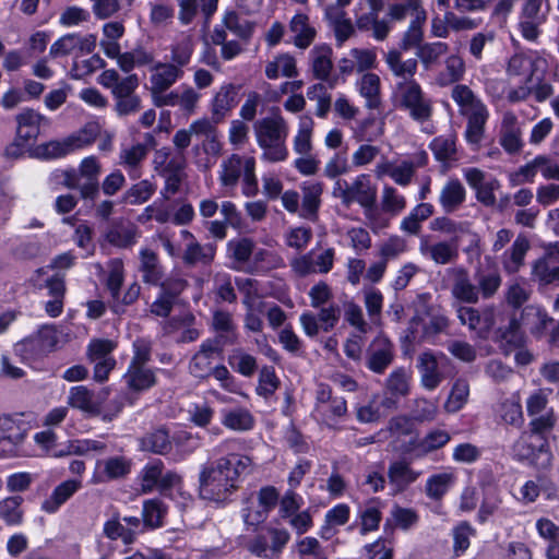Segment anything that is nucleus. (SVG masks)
<instances>
[{"instance_id":"nucleus-1","label":"nucleus","mask_w":559,"mask_h":559,"mask_svg":"<svg viewBox=\"0 0 559 559\" xmlns=\"http://www.w3.org/2000/svg\"><path fill=\"white\" fill-rule=\"evenodd\" d=\"M242 444L240 439L228 438L209 451L210 461L201 466L199 474L201 498L225 502L238 488L240 479L252 473V459L239 452Z\"/></svg>"},{"instance_id":"nucleus-2","label":"nucleus","mask_w":559,"mask_h":559,"mask_svg":"<svg viewBox=\"0 0 559 559\" xmlns=\"http://www.w3.org/2000/svg\"><path fill=\"white\" fill-rule=\"evenodd\" d=\"M255 165V158L249 155L233 153L224 157L217 171L223 195H234L236 188L241 182L242 194L247 198H254L259 193Z\"/></svg>"},{"instance_id":"nucleus-3","label":"nucleus","mask_w":559,"mask_h":559,"mask_svg":"<svg viewBox=\"0 0 559 559\" xmlns=\"http://www.w3.org/2000/svg\"><path fill=\"white\" fill-rule=\"evenodd\" d=\"M253 132L257 144L262 150L261 159L270 163L287 159L286 140L289 127L278 109L254 121Z\"/></svg>"},{"instance_id":"nucleus-4","label":"nucleus","mask_w":559,"mask_h":559,"mask_svg":"<svg viewBox=\"0 0 559 559\" xmlns=\"http://www.w3.org/2000/svg\"><path fill=\"white\" fill-rule=\"evenodd\" d=\"M524 326L533 334L542 335L546 330L551 329V340L555 341L559 333V323L550 318L545 310L535 306H527L523 309L521 318L512 317L508 326L501 332V337L510 344H521L522 332Z\"/></svg>"},{"instance_id":"nucleus-5","label":"nucleus","mask_w":559,"mask_h":559,"mask_svg":"<svg viewBox=\"0 0 559 559\" xmlns=\"http://www.w3.org/2000/svg\"><path fill=\"white\" fill-rule=\"evenodd\" d=\"M377 186L367 174L358 175L352 182L337 179L333 185L332 194L349 206L359 204L366 211L372 210L377 203Z\"/></svg>"},{"instance_id":"nucleus-6","label":"nucleus","mask_w":559,"mask_h":559,"mask_svg":"<svg viewBox=\"0 0 559 559\" xmlns=\"http://www.w3.org/2000/svg\"><path fill=\"white\" fill-rule=\"evenodd\" d=\"M397 107L408 112L417 122H426L432 116L431 99L423 92L415 80L401 81L395 91Z\"/></svg>"},{"instance_id":"nucleus-7","label":"nucleus","mask_w":559,"mask_h":559,"mask_svg":"<svg viewBox=\"0 0 559 559\" xmlns=\"http://www.w3.org/2000/svg\"><path fill=\"white\" fill-rule=\"evenodd\" d=\"M138 481L142 493H151L158 490L162 493L180 488L182 476L174 469H166L159 459L148 461L140 471Z\"/></svg>"},{"instance_id":"nucleus-8","label":"nucleus","mask_w":559,"mask_h":559,"mask_svg":"<svg viewBox=\"0 0 559 559\" xmlns=\"http://www.w3.org/2000/svg\"><path fill=\"white\" fill-rule=\"evenodd\" d=\"M95 128H84L63 140H52L35 147L37 158L49 160L62 158L78 150L91 145L96 140Z\"/></svg>"},{"instance_id":"nucleus-9","label":"nucleus","mask_w":559,"mask_h":559,"mask_svg":"<svg viewBox=\"0 0 559 559\" xmlns=\"http://www.w3.org/2000/svg\"><path fill=\"white\" fill-rule=\"evenodd\" d=\"M383 0H359L354 10L356 27L361 32H372V37L383 41L392 31V25L386 19H379L383 10Z\"/></svg>"},{"instance_id":"nucleus-10","label":"nucleus","mask_w":559,"mask_h":559,"mask_svg":"<svg viewBox=\"0 0 559 559\" xmlns=\"http://www.w3.org/2000/svg\"><path fill=\"white\" fill-rule=\"evenodd\" d=\"M29 426L19 417L0 416V459L20 456L27 438Z\"/></svg>"},{"instance_id":"nucleus-11","label":"nucleus","mask_w":559,"mask_h":559,"mask_svg":"<svg viewBox=\"0 0 559 559\" xmlns=\"http://www.w3.org/2000/svg\"><path fill=\"white\" fill-rule=\"evenodd\" d=\"M290 538L284 528L269 527L265 534H258L248 543V550L264 559H278Z\"/></svg>"},{"instance_id":"nucleus-12","label":"nucleus","mask_w":559,"mask_h":559,"mask_svg":"<svg viewBox=\"0 0 559 559\" xmlns=\"http://www.w3.org/2000/svg\"><path fill=\"white\" fill-rule=\"evenodd\" d=\"M96 39V35L94 34H66L50 46L49 56L56 59L67 56L79 58L80 56L88 55L94 51Z\"/></svg>"},{"instance_id":"nucleus-13","label":"nucleus","mask_w":559,"mask_h":559,"mask_svg":"<svg viewBox=\"0 0 559 559\" xmlns=\"http://www.w3.org/2000/svg\"><path fill=\"white\" fill-rule=\"evenodd\" d=\"M463 177L475 191L476 200L485 206H495L497 198L495 192L500 189V181L491 175L476 167L463 169Z\"/></svg>"},{"instance_id":"nucleus-14","label":"nucleus","mask_w":559,"mask_h":559,"mask_svg":"<svg viewBox=\"0 0 559 559\" xmlns=\"http://www.w3.org/2000/svg\"><path fill=\"white\" fill-rule=\"evenodd\" d=\"M334 259V248H326L319 253L311 250L306 254L294 258L290 261V267L300 277L313 273L326 274L333 269Z\"/></svg>"},{"instance_id":"nucleus-15","label":"nucleus","mask_w":559,"mask_h":559,"mask_svg":"<svg viewBox=\"0 0 559 559\" xmlns=\"http://www.w3.org/2000/svg\"><path fill=\"white\" fill-rule=\"evenodd\" d=\"M412 372L404 367L395 368L384 381L381 405L396 409L411 392Z\"/></svg>"},{"instance_id":"nucleus-16","label":"nucleus","mask_w":559,"mask_h":559,"mask_svg":"<svg viewBox=\"0 0 559 559\" xmlns=\"http://www.w3.org/2000/svg\"><path fill=\"white\" fill-rule=\"evenodd\" d=\"M132 465V460L124 455H114L97 460L92 483L97 485L123 479L131 473Z\"/></svg>"},{"instance_id":"nucleus-17","label":"nucleus","mask_w":559,"mask_h":559,"mask_svg":"<svg viewBox=\"0 0 559 559\" xmlns=\"http://www.w3.org/2000/svg\"><path fill=\"white\" fill-rule=\"evenodd\" d=\"M180 236L185 241L181 259L187 266L209 265L213 262L216 253L215 245H201L194 235L187 229H182Z\"/></svg>"},{"instance_id":"nucleus-18","label":"nucleus","mask_w":559,"mask_h":559,"mask_svg":"<svg viewBox=\"0 0 559 559\" xmlns=\"http://www.w3.org/2000/svg\"><path fill=\"white\" fill-rule=\"evenodd\" d=\"M451 98L457 105L460 115L466 119L489 117L485 103L465 84L454 85Z\"/></svg>"},{"instance_id":"nucleus-19","label":"nucleus","mask_w":559,"mask_h":559,"mask_svg":"<svg viewBox=\"0 0 559 559\" xmlns=\"http://www.w3.org/2000/svg\"><path fill=\"white\" fill-rule=\"evenodd\" d=\"M548 452V442L545 436L523 433L513 444L512 454L519 462L534 464Z\"/></svg>"},{"instance_id":"nucleus-20","label":"nucleus","mask_w":559,"mask_h":559,"mask_svg":"<svg viewBox=\"0 0 559 559\" xmlns=\"http://www.w3.org/2000/svg\"><path fill=\"white\" fill-rule=\"evenodd\" d=\"M456 316L461 324L467 325L468 329L474 331L479 337H486L495 324V310L490 307L476 309L473 307L459 306Z\"/></svg>"},{"instance_id":"nucleus-21","label":"nucleus","mask_w":559,"mask_h":559,"mask_svg":"<svg viewBox=\"0 0 559 559\" xmlns=\"http://www.w3.org/2000/svg\"><path fill=\"white\" fill-rule=\"evenodd\" d=\"M222 352L217 340L207 338L200 345L199 350L192 356L189 362V371L194 378L205 379L211 376L214 360Z\"/></svg>"},{"instance_id":"nucleus-22","label":"nucleus","mask_w":559,"mask_h":559,"mask_svg":"<svg viewBox=\"0 0 559 559\" xmlns=\"http://www.w3.org/2000/svg\"><path fill=\"white\" fill-rule=\"evenodd\" d=\"M79 179H84L80 182V194L84 200L94 201L99 194V176L102 166L97 157L88 156L82 159L78 168Z\"/></svg>"},{"instance_id":"nucleus-23","label":"nucleus","mask_w":559,"mask_h":559,"mask_svg":"<svg viewBox=\"0 0 559 559\" xmlns=\"http://www.w3.org/2000/svg\"><path fill=\"white\" fill-rule=\"evenodd\" d=\"M388 481L393 495L402 493L421 476L406 460L392 461L388 466Z\"/></svg>"},{"instance_id":"nucleus-24","label":"nucleus","mask_w":559,"mask_h":559,"mask_svg":"<svg viewBox=\"0 0 559 559\" xmlns=\"http://www.w3.org/2000/svg\"><path fill=\"white\" fill-rule=\"evenodd\" d=\"M311 72L316 80L325 82L329 88H334L337 84V76H331L333 69L332 49L329 46H316L309 52Z\"/></svg>"},{"instance_id":"nucleus-25","label":"nucleus","mask_w":559,"mask_h":559,"mask_svg":"<svg viewBox=\"0 0 559 559\" xmlns=\"http://www.w3.org/2000/svg\"><path fill=\"white\" fill-rule=\"evenodd\" d=\"M323 183L317 180H306L299 185L300 195V218L316 222L318 219L319 209L321 206Z\"/></svg>"},{"instance_id":"nucleus-26","label":"nucleus","mask_w":559,"mask_h":559,"mask_svg":"<svg viewBox=\"0 0 559 559\" xmlns=\"http://www.w3.org/2000/svg\"><path fill=\"white\" fill-rule=\"evenodd\" d=\"M16 145L26 146L34 142L40 132V123L46 118L34 109L26 108L16 115Z\"/></svg>"},{"instance_id":"nucleus-27","label":"nucleus","mask_w":559,"mask_h":559,"mask_svg":"<svg viewBox=\"0 0 559 559\" xmlns=\"http://www.w3.org/2000/svg\"><path fill=\"white\" fill-rule=\"evenodd\" d=\"M393 359V344L385 337H377L369 346L366 366L372 372L382 374Z\"/></svg>"},{"instance_id":"nucleus-28","label":"nucleus","mask_w":559,"mask_h":559,"mask_svg":"<svg viewBox=\"0 0 559 559\" xmlns=\"http://www.w3.org/2000/svg\"><path fill=\"white\" fill-rule=\"evenodd\" d=\"M99 84L109 88L115 99L136 95L135 91L139 87V78L136 74H130L126 78H120L115 69L105 70L99 75Z\"/></svg>"},{"instance_id":"nucleus-29","label":"nucleus","mask_w":559,"mask_h":559,"mask_svg":"<svg viewBox=\"0 0 559 559\" xmlns=\"http://www.w3.org/2000/svg\"><path fill=\"white\" fill-rule=\"evenodd\" d=\"M450 440L451 435L447 430L432 429L424 438L409 441L405 452L412 454L414 459H420L443 448Z\"/></svg>"},{"instance_id":"nucleus-30","label":"nucleus","mask_w":559,"mask_h":559,"mask_svg":"<svg viewBox=\"0 0 559 559\" xmlns=\"http://www.w3.org/2000/svg\"><path fill=\"white\" fill-rule=\"evenodd\" d=\"M106 399L105 393H94L85 385L72 386L68 395V404L84 413L98 415L102 409L103 402Z\"/></svg>"},{"instance_id":"nucleus-31","label":"nucleus","mask_w":559,"mask_h":559,"mask_svg":"<svg viewBox=\"0 0 559 559\" xmlns=\"http://www.w3.org/2000/svg\"><path fill=\"white\" fill-rule=\"evenodd\" d=\"M499 143L509 154L520 152L523 146L520 122L512 111L502 115Z\"/></svg>"},{"instance_id":"nucleus-32","label":"nucleus","mask_w":559,"mask_h":559,"mask_svg":"<svg viewBox=\"0 0 559 559\" xmlns=\"http://www.w3.org/2000/svg\"><path fill=\"white\" fill-rule=\"evenodd\" d=\"M228 257L233 260V269L237 271L252 272L250 263L254 252V241L248 237L230 239L226 245Z\"/></svg>"},{"instance_id":"nucleus-33","label":"nucleus","mask_w":559,"mask_h":559,"mask_svg":"<svg viewBox=\"0 0 559 559\" xmlns=\"http://www.w3.org/2000/svg\"><path fill=\"white\" fill-rule=\"evenodd\" d=\"M150 91L167 92L176 82L181 80L185 71L169 62H155L151 67Z\"/></svg>"},{"instance_id":"nucleus-34","label":"nucleus","mask_w":559,"mask_h":559,"mask_svg":"<svg viewBox=\"0 0 559 559\" xmlns=\"http://www.w3.org/2000/svg\"><path fill=\"white\" fill-rule=\"evenodd\" d=\"M175 438L169 436L165 427L153 429L138 439L139 449L157 455H167L173 450Z\"/></svg>"},{"instance_id":"nucleus-35","label":"nucleus","mask_w":559,"mask_h":559,"mask_svg":"<svg viewBox=\"0 0 559 559\" xmlns=\"http://www.w3.org/2000/svg\"><path fill=\"white\" fill-rule=\"evenodd\" d=\"M439 357H444L443 354L439 356L431 350L423 352L418 356V370L420 373L421 385L427 390H435L441 383L443 377L438 369Z\"/></svg>"},{"instance_id":"nucleus-36","label":"nucleus","mask_w":559,"mask_h":559,"mask_svg":"<svg viewBox=\"0 0 559 559\" xmlns=\"http://www.w3.org/2000/svg\"><path fill=\"white\" fill-rule=\"evenodd\" d=\"M559 243L550 246L545 255L533 265V274L544 284H551L559 280Z\"/></svg>"},{"instance_id":"nucleus-37","label":"nucleus","mask_w":559,"mask_h":559,"mask_svg":"<svg viewBox=\"0 0 559 559\" xmlns=\"http://www.w3.org/2000/svg\"><path fill=\"white\" fill-rule=\"evenodd\" d=\"M240 86L228 83L219 87L212 99L213 119L218 122L238 104Z\"/></svg>"},{"instance_id":"nucleus-38","label":"nucleus","mask_w":559,"mask_h":559,"mask_svg":"<svg viewBox=\"0 0 559 559\" xmlns=\"http://www.w3.org/2000/svg\"><path fill=\"white\" fill-rule=\"evenodd\" d=\"M82 488L81 479H68L59 484L51 495L43 501L41 510L46 513H56L75 492Z\"/></svg>"},{"instance_id":"nucleus-39","label":"nucleus","mask_w":559,"mask_h":559,"mask_svg":"<svg viewBox=\"0 0 559 559\" xmlns=\"http://www.w3.org/2000/svg\"><path fill=\"white\" fill-rule=\"evenodd\" d=\"M419 251L424 257L429 258L436 264L442 265L454 262L459 257L456 243L449 241L429 243L427 240H421Z\"/></svg>"},{"instance_id":"nucleus-40","label":"nucleus","mask_w":559,"mask_h":559,"mask_svg":"<svg viewBox=\"0 0 559 559\" xmlns=\"http://www.w3.org/2000/svg\"><path fill=\"white\" fill-rule=\"evenodd\" d=\"M165 331L179 344L192 343L201 335V331L194 325L193 316H187L182 319H171L166 324Z\"/></svg>"},{"instance_id":"nucleus-41","label":"nucleus","mask_w":559,"mask_h":559,"mask_svg":"<svg viewBox=\"0 0 559 559\" xmlns=\"http://www.w3.org/2000/svg\"><path fill=\"white\" fill-rule=\"evenodd\" d=\"M466 190L463 183L454 178L449 179L441 188L439 203L445 213H453L465 202Z\"/></svg>"},{"instance_id":"nucleus-42","label":"nucleus","mask_w":559,"mask_h":559,"mask_svg":"<svg viewBox=\"0 0 559 559\" xmlns=\"http://www.w3.org/2000/svg\"><path fill=\"white\" fill-rule=\"evenodd\" d=\"M221 423L234 431H249L254 427L255 419L245 407L226 408L221 412Z\"/></svg>"},{"instance_id":"nucleus-43","label":"nucleus","mask_w":559,"mask_h":559,"mask_svg":"<svg viewBox=\"0 0 559 559\" xmlns=\"http://www.w3.org/2000/svg\"><path fill=\"white\" fill-rule=\"evenodd\" d=\"M383 507L384 503L379 498H372L359 508L358 519L360 520L361 535H366L379 528Z\"/></svg>"},{"instance_id":"nucleus-44","label":"nucleus","mask_w":559,"mask_h":559,"mask_svg":"<svg viewBox=\"0 0 559 559\" xmlns=\"http://www.w3.org/2000/svg\"><path fill=\"white\" fill-rule=\"evenodd\" d=\"M325 17L333 28L336 41L343 45L355 32L354 25L341 8L326 7Z\"/></svg>"},{"instance_id":"nucleus-45","label":"nucleus","mask_w":559,"mask_h":559,"mask_svg":"<svg viewBox=\"0 0 559 559\" xmlns=\"http://www.w3.org/2000/svg\"><path fill=\"white\" fill-rule=\"evenodd\" d=\"M357 88L368 109H378L381 105V82L376 73H365L357 81Z\"/></svg>"},{"instance_id":"nucleus-46","label":"nucleus","mask_w":559,"mask_h":559,"mask_svg":"<svg viewBox=\"0 0 559 559\" xmlns=\"http://www.w3.org/2000/svg\"><path fill=\"white\" fill-rule=\"evenodd\" d=\"M384 60L393 75L403 79V81L414 80L418 67L417 59L403 60L400 50L391 49L385 53Z\"/></svg>"},{"instance_id":"nucleus-47","label":"nucleus","mask_w":559,"mask_h":559,"mask_svg":"<svg viewBox=\"0 0 559 559\" xmlns=\"http://www.w3.org/2000/svg\"><path fill=\"white\" fill-rule=\"evenodd\" d=\"M123 379L127 386L133 392L146 391L156 382L153 370L147 366L129 365Z\"/></svg>"},{"instance_id":"nucleus-48","label":"nucleus","mask_w":559,"mask_h":559,"mask_svg":"<svg viewBox=\"0 0 559 559\" xmlns=\"http://www.w3.org/2000/svg\"><path fill=\"white\" fill-rule=\"evenodd\" d=\"M146 146L141 144H134L121 150L119 164L127 169L132 180H136L142 176L141 164L146 158Z\"/></svg>"},{"instance_id":"nucleus-49","label":"nucleus","mask_w":559,"mask_h":559,"mask_svg":"<svg viewBox=\"0 0 559 559\" xmlns=\"http://www.w3.org/2000/svg\"><path fill=\"white\" fill-rule=\"evenodd\" d=\"M107 445L102 440L95 439H76L71 440L67 445L58 452H55V456L64 455H91V454H104Z\"/></svg>"},{"instance_id":"nucleus-50","label":"nucleus","mask_w":559,"mask_h":559,"mask_svg":"<svg viewBox=\"0 0 559 559\" xmlns=\"http://www.w3.org/2000/svg\"><path fill=\"white\" fill-rule=\"evenodd\" d=\"M456 476L453 472H441L430 475L425 485L426 496L433 500L440 501L454 485Z\"/></svg>"},{"instance_id":"nucleus-51","label":"nucleus","mask_w":559,"mask_h":559,"mask_svg":"<svg viewBox=\"0 0 559 559\" xmlns=\"http://www.w3.org/2000/svg\"><path fill=\"white\" fill-rule=\"evenodd\" d=\"M140 272L144 283L157 286L162 278L163 272L159 265L157 254L147 248L140 251Z\"/></svg>"},{"instance_id":"nucleus-52","label":"nucleus","mask_w":559,"mask_h":559,"mask_svg":"<svg viewBox=\"0 0 559 559\" xmlns=\"http://www.w3.org/2000/svg\"><path fill=\"white\" fill-rule=\"evenodd\" d=\"M469 223L467 222H455L449 217L442 216L437 217L430 223V228L436 231L445 234H468L471 237L469 249L477 248L479 246V237L475 233H471Z\"/></svg>"},{"instance_id":"nucleus-53","label":"nucleus","mask_w":559,"mask_h":559,"mask_svg":"<svg viewBox=\"0 0 559 559\" xmlns=\"http://www.w3.org/2000/svg\"><path fill=\"white\" fill-rule=\"evenodd\" d=\"M530 249V241L518 236L511 248L503 253L502 265L508 273H515L524 263V258Z\"/></svg>"},{"instance_id":"nucleus-54","label":"nucleus","mask_w":559,"mask_h":559,"mask_svg":"<svg viewBox=\"0 0 559 559\" xmlns=\"http://www.w3.org/2000/svg\"><path fill=\"white\" fill-rule=\"evenodd\" d=\"M58 341L57 330L52 325H44L35 336L25 340L21 346L36 349L38 354H45L51 352Z\"/></svg>"},{"instance_id":"nucleus-55","label":"nucleus","mask_w":559,"mask_h":559,"mask_svg":"<svg viewBox=\"0 0 559 559\" xmlns=\"http://www.w3.org/2000/svg\"><path fill=\"white\" fill-rule=\"evenodd\" d=\"M451 293L455 299L466 304H477L480 296L477 285L472 283L465 271L457 273Z\"/></svg>"},{"instance_id":"nucleus-56","label":"nucleus","mask_w":559,"mask_h":559,"mask_svg":"<svg viewBox=\"0 0 559 559\" xmlns=\"http://www.w3.org/2000/svg\"><path fill=\"white\" fill-rule=\"evenodd\" d=\"M429 148L435 158L441 163H450L457 160L456 136L454 134H444L435 138Z\"/></svg>"},{"instance_id":"nucleus-57","label":"nucleus","mask_w":559,"mask_h":559,"mask_svg":"<svg viewBox=\"0 0 559 559\" xmlns=\"http://www.w3.org/2000/svg\"><path fill=\"white\" fill-rule=\"evenodd\" d=\"M265 75L269 80H276L280 75L295 78L298 75L296 60L288 53L275 57L265 66Z\"/></svg>"},{"instance_id":"nucleus-58","label":"nucleus","mask_w":559,"mask_h":559,"mask_svg":"<svg viewBox=\"0 0 559 559\" xmlns=\"http://www.w3.org/2000/svg\"><path fill=\"white\" fill-rule=\"evenodd\" d=\"M427 19L425 11H418L416 16L412 19L408 28L404 33L401 43L400 48L404 51H407L412 48H417L421 46V41L424 38V31L423 25Z\"/></svg>"},{"instance_id":"nucleus-59","label":"nucleus","mask_w":559,"mask_h":559,"mask_svg":"<svg viewBox=\"0 0 559 559\" xmlns=\"http://www.w3.org/2000/svg\"><path fill=\"white\" fill-rule=\"evenodd\" d=\"M289 28L295 34L294 44L298 48L309 47L314 39L316 31L309 26L308 17L305 14H296L290 21Z\"/></svg>"},{"instance_id":"nucleus-60","label":"nucleus","mask_w":559,"mask_h":559,"mask_svg":"<svg viewBox=\"0 0 559 559\" xmlns=\"http://www.w3.org/2000/svg\"><path fill=\"white\" fill-rule=\"evenodd\" d=\"M156 191V185L144 179L132 185L122 195V202L130 205H140L147 202Z\"/></svg>"},{"instance_id":"nucleus-61","label":"nucleus","mask_w":559,"mask_h":559,"mask_svg":"<svg viewBox=\"0 0 559 559\" xmlns=\"http://www.w3.org/2000/svg\"><path fill=\"white\" fill-rule=\"evenodd\" d=\"M281 385V380L276 376L272 366H263L259 371L255 393L265 401L270 400Z\"/></svg>"},{"instance_id":"nucleus-62","label":"nucleus","mask_w":559,"mask_h":559,"mask_svg":"<svg viewBox=\"0 0 559 559\" xmlns=\"http://www.w3.org/2000/svg\"><path fill=\"white\" fill-rule=\"evenodd\" d=\"M475 281L477 282V287L479 290V295L484 299L491 298L501 286V275L496 270H478L475 273Z\"/></svg>"},{"instance_id":"nucleus-63","label":"nucleus","mask_w":559,"mask_h":559,"mask_svg":"<svg viewBox=\"0 0 559 559\" xmlns=\"http://www.w3.org/2000/svg\"><path fill=\"white\" fill-rule=\"evenodd\" d=\"M328 87L323 83H316L307 88V97L317 103L314 114L319 118H326L331 110L332 97L328 93Z\"/></svg>"},{"instance_id":"nucleus-64","label":"nucleus","mask_w":559,"mask_h":559,"mask_svg":"<svg viewBox=\"0 0 559 559\" xmlns=\"http://www.w3.org/2000/svg\"><path fill=\"white\" fill-rule=\"evenodd\" d=\"M497 413L503 423L512 426H520L523 423V412L519 395H512L510 399L502 401Z\"/></svg>"}]
</instances>
